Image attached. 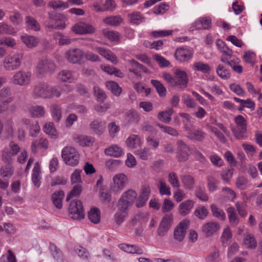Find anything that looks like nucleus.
I'll use <instances>...</instances> for the list:
<instances>
[{
    "instance_id": "obj_32",
    "label": "nucleus",
    "mask_w": 262,
    "mask_h": 262,
    "mask_svg": "<svg viewBox=\"0 0 262 262\" xmlns=\"http://www.w3.org/2000/svg\"><path fill=\"white\" fill-rule=\"evenodd\" d=\"M51 111L54 120L56 122L60 121L62 118L61 107L56 104H53L51 105Z\"/></svg>"
},
{
    "instance_id": "obj_24",
    "label": "nucleus",
    "mask_w": 262,
    "mask_h": 262,
    "mask_svg": "<svg viewBox=\"0 0 262 262\" xmlns=\"http://www.w3.org/2000/svg\"><path fill=\"white\" fill-rule=\"evenodd\" d=\"M187 137L191 140L202 142L206 137V133L202 129L198 128L194 130L192 133H190L189 134L187 135Z\"/></svg>"
},
{
    "instance_id": "obj_6",
    "label": "nucleus",
    "mask_w": 262,
    "mask_h": 262,
    "mask_svg": "<svg viewBox=\"0 0 262 262\" xmlns=\"http://www.w3.org/2000/svg\"><path fill=\"white\" fill-rule=\"evenodd\" d=\"M56 69V66L53 62L49 59L40 61L36 69V73L39 77H44L48 74L53 73Z\"/></svg>"
},
{
    "instance_id": "obj_43",
    "label": "nucleus",
    "mask_w": 262,
    "mask_h": 262,
    "mask_svg": "<svg viewBox=\"0 0 262 262\" xmlns=\"http://www.w3.org/2000/svg\"><path fill=\"white\" fill-rule=\"evenodd\" d=\"M102 34L106 38L112 41H117L119 40V34L116 31L103 29Z\"/></svg>"
},
{
    "instance_id": "obj_39",
    "label": "nucleus",
    "mask_w": 262,
    "mask_h": 262,
    "mask_svg": "<svg viewBox=\"0 0 262 262\" xmlns=\"http://www.w3.org/2000/svg\"><path fill=\"white\" fill-rule=\"evenodd\" d=\"M210 208L213 216L222 221H224L225 220L226 215L222 209L218 208L214 204H212Z\"/></svg>"
},
{
    "instance_id": "obj_12",
    "label": "nucleus",
    "mask_w": 262,
    "mask_h": 262,
    "mask_svg": "<svg viewBox=\"0 0 262 262\" xmlns=\"http://www.w3.org/2000/svg\"><path fill=\"white\" fill-rule=\"evenodd\" d=\"M220 228L221 226L219 223L211 221L204 224L201 227V231L205 236L209 237L215 234Z\"/></svg>"
},
{
    "instance_id": "obj_47",
    "label": "nucleus",
    "mask_w": 262,
    "mask_h": 262,
    "mask_svg": "<svg viewBox=\"0 0 262 262\" xmlns=\"http://www.w3.org/2000/svg\"><path fill=\"white\" fill-rule=\"evenodd\" d=\"M122 18L119 16H112L107 17L103 20V22L110 26H117L121 22Z\"/></svg>"
},
{
    "instance_id": "obj_34",
    "label": "nucleus",
    "mask_w": 262,
    "mask_h": 262,
    "mask_svg": "<svg viewBox=\"0 0 262 262\" xmlns=\"http://www.w3.org/2000/svg\"><path fill=\"white\" fill-rule=\"evenodd\" d=\"M217 75L222 79H227L230 77V70L223 64H219L216 68Z\"/></svg>"
},
{
    "instance_id": "obj_1",
    "label": "nucleus",
    "mask_w": 262,
    "mask_h": 262,
    "mask_svg": "<svg viewBox=\"0 0 262 262\" xmlns=\"http://www.w3.org/2000/svg\"><path fill=\"white\" fill-rule=\"evenodd\" d=\"M236 127H232L231 130L234 137L238 140H244L247 138V122L245 118L238 115L234 117Z\"/></svg>"
},
{
    "instance_id": "obj_38",
    "label": "nucleus",
    "mask_w": 262,
    "mask_h": 262,
    "mask_svg": "<svg viewBox=\"0 0 262 262\" xmlns=\"http://www.w3.org/2000/svg\"><path fill=\"white\" fill-rule=\"evenodd\" d=\"M208 190L210 192L216 191L218 189L219 181L214 177L209 176L207 178Z\"/></svg>"
},
{
    "instance_id": "obj_20",
    "label": "nucleus",
    "mask_w": 262,
    "mask_h": 262,
    "mask_svg": "<svg viewBox=\"0 0 262 262\" xmlns=\"http://www.w3.org/2000/svg\"><path fill=\"white\" fill-rule=\"evenodd\" d=\"M140 119V115L135 110H130L124 115V120L129 124L138 123Z\"/></svg>"
},
{
    "instance_id": "obj_50",
    "label": "nucleus",
    "mask_w": 262,
    "mask_h": 262,
    "mask_svg": "<svg viewBox=\"0 0 262 262\" xmlns=\"http://www.w3.org/2000/svg\"><path fill=\"white\" fill-rule=\"evenodd\" d=\"M71 217L74 220H80L84 217V212L82 206H80L76 209L72 210V211H69Z\"/></svg>"
},
{
    "instance_id": "obj_46",
    "label": "nucleus",
    "mask_w": 262,
    "mask_h": 262,
    "mask_svg": "<svg viewBox=\"0 0 262 262\" xmlns=\"http://www.w3.org/2000/svg\"><path fill=\"white\" fill-rule=\"evenodd\" d=\"M48 146V141L47 139L41 138L38 140H35L32 144V150H35L37 147L47 148Z\"/></svg>"
},
{
    "instance_id": "obj_35",
    "label": "nucleus",
    "mask_w": 262,
    "mask_h": 262,
    "mask_svg": "<svg viewBox=\"0 0 262 262\" xmlns=\"http://www.w3.org/2000/svg\"><path fill=\"white\" fill-rule=\"evenodd\" d=\"M29 112L32 117H41L45 114L44 107L40 105L32 106L30 107Z\"/></svg>"
},
{
    "instance_id": "obj_17",
    "label": "nucleus",
    "mask_w": 262,
    "mask_h": 262,
    "mask_svg": "<svg viewBox=\"0 0 262 262\" xmlns=\"http://www.w3.org/2000/svg\"><path fill=\"white\" fill-rule=\"evenodd\" d=\"M106 126L105 121L97 119L91 122L90 127L97 136H101L104 132Z\"/></svg>"
},
{
    "instance_id": "obj_15",
    "label": "nucleus",
    "mask_w": 262,
    "mask_h": 262,
    "mask_svg": "<svg viewBox=\"0 0 262 262\" xmlns=\"http://www.w3.org/2000/svg\"><path fill=\"white\" fill-rule=\"evenodd\" d=\"M72 30L75 33L78 34H92L95 31V29L93 26L82 22L75 24Z\"/></svg>"
},
{
    "instance_id": "obj_18",
    "label": "nucleus",
    "mask_w": 262,
    "mask_h": 262,
    "mask_svg": "<svg viewBox=\"0 0 262 262\" xmlns=\"http://www.w3.org/2000/svg\"><path fill=\"white\" fill-rule=\"evenodd\" d=\"M118 247L122 251L129 254H136L137 255H142L143 254V249L139 246L135 245H130L128 244H120Z\"/></svg>"
},
{
    "instance_id": "obj_63",
    "label": "nucleus",
    "mask_w": 262,
    "mask_h": 262,
    "mask_svg": "<svg viewBox=\"0 0 262 262\" xmlns=\"http://www.w3.org/2000/svg\"><path fill=\"white\" fill-rule=\"evenodd\" d=\"M135 154L143 160H147L150 156L149 149L147 147H144L143 149L136 150Z\"/></svg>"
},
{
    "instance_id": "obj_2",
    "label": "nucleus",
    "mask_w": 262,
    "mask_h": 262,
    "mask_svg": "<svg viewBox=\"0 0 262 262\" xmlns=\"http://www.w3.org/2000/svg\"><path fill=\"white\" fill-rule=\"evenodd\" d=\"M137 198V193L133 189H128L124 192L118 202L117 207L121 210H128Z\"/></svg>"
},
{
    "instance_id": "obj_8",
    "label": "nucleus",
    "mask_w": 262,
    "mask_h": 262,
    "mask_svg": "<svg viewBox=\"0 0 262 262\" xmlns=\"http://www.w3.org/2000/svg\"><path fill=\"white\" fill-rule=\"evenodd\" d=\"M173 220V215L171 214L165 215L158 227L157 232L160 236H164L166 234L170 229Z\"/></svg>"
},
{
    "instance_id": "obj_40",
    "label": "nucleus",
    "mask_w": 262,
    "mask_h": 262,
    "mask_svg": "<svg viewBox=\"0 0 262 262\" xmlns=\"http://www.w3.org/2000/svg\"><path fill=\"white\" fill-rule=\"evenodd\" d=\"M151 83L156 89V90L161 97H164L166 94V89L163 84L157 80H151Z\"/></svg>"
},
{
    "instance_id": "obj_4",
    "label": "nucleus",
    "mask_w": 262,
    "mask_h": 262,
    "mask_svg": "<svg viewBox=\"0 0 262 262\" xmlns=\"http://www.w3.org/2000/svg\"><path fill=\"white\" fill-rule=\"evenodd\" d=\"M61 157L67 165L75 166L79 163V155L77 150L72 146H66L61 151Z\"/></svg>"
},
{
    "instance_id": "obj_56",
    "label": "nucleus",
    "mask_w": 262,
    "mask_h": 262,
    "mask_svg": "<svg viewBox=\"0 0 262 262\" xmlns=\"http://www.w3.org/2000/svg\"><path fill=\"white\" fill-rule=\"evenodd\" d=\"M49 6L54 9H66L69 7L68 3H64L61 1H52L49 3Z\"/></svg>"
},
{
    "instance_id": "obj_51",
    "label": "nucleus",
    "mask_w": 262,
    "mask_h": 262,
    "mask_svg": "<svg viewBox=\"0 0 262 262\" xmlns=\"http://www.w3.org/2000/svg\"><path fill=\"white\" fill-rule=\"evenodd\" d=\"M58 78L59 79L63 82H72L73 80V75L72 72L68 70H62L59 74Z\"/></svg>"
},
{
    "instance_id": "obj_22",
    "label": "nucleus",
    "mask_w": 262,
    "mask_h": 262,
    "mask_svg": "<svg viewBox=\"0 0 262 262\" xmlns=\"http://www.w3.org/2000/svg\"><path fill=\"white\" fill-rule=\"evenodd\" d=\"M64 193L62 190L55 191L52 195V200L54 205L58 209L62 207V200Z\"/></svg>"
},
{
    "instance_id": "obj_9",
    "label": "nucleus",
    "mask_w": 262,
    "mask_h": 262,
    "mask_svg": "<svg viewBox=\"0 0 262 262\" xmlns=\"http://www.w3.org/2000/svg\"><path fill=\"white\" fill-rule=\"evenodd\" d=\"M127 182L126 176L122 173L116 174L111 184V189L112 191L118 192L122 190L125 183Z\"/></svg>"
},
{
    "instance_id": "obj_59",
    "label": "nucleus",
    "mask_w": 262,
    "mask_h": 262,
    "mask_svg": "<svg viewBox=\"0 0 262 262\" xmlns=\"http://www.w3.org/2000/svg\"><path fill=\"white\" fill-rule=\"evenodd\" d=\"M158 188L159 192L161 195H170L171 194L170 188L164 181L162 180L159 181Z\"/></svg>"
},
{
    "instance_id": "obj_37",
    "label": "nucleus",
    "mask_w": 262,
    "mask_h": 262,
    "mask_svg": "<svg viewBox=\"0 0 262 262\" xmlns=\"http://www.w3.org/2000/svg\"><path fill=\"white\" fill-rule=\"evenodd\" d=\"M44 132L52 138H56L57 137V131L52 122H49L45 124L43 128Z\"/></svg>"
},
{
    "instance_id": "obj_33",
    "label": "nucleus",
    "mask_w": 262,
    "mask_h": 262,
    "mask_svg": "<svg viewBox=\"0 0 262 262\" xmlns=\"http://www.w3.org/2000/svg\"><path fill=\"white\" fill-rule=\"evenodd\" d=\"M106 86L114 95L119 96L122 92V89L115 81H108L106 82Z\"/></svg>"
},
{
    "instance_id": "obj_62",
    "label": "nucleus",
    "mask_w": 262,
    "mask_h": 262,
    "mask_svg": "<svg viewBox=\"0 0 262 262\" xmlns=\"http://www.w3.org/2000/svg\"><path fill=\"white\" fill-rule=\"evenodd\" d=\"M81 191H82L81 187L79 185H75L73 187L72 190L71 191L70 193H69L68 194L67 198H66V201L68 202L71 198H72L74 196L76 197V196H79L80 195V194L81 193Z\"/></svg>"
},
{
    "instance_id": "obj_61",
    "label": "nucleus",
    "mask_w": 262,
    "mask_h": 262,
    "mask_svg": "<svg viewBox=\"0 0 262 262\" xmlns=\"http://www.w3.org/2000/svg\"><path fill=\"white\" fill-rule=\"evenodd\" d=\"M62 91V88L59 85H55L51 88L49 87V98L56 97L57 98L59 97L61 95Z\"/></svg>"
},
{
    "instance_id": "obj_26",
    "label": "nucleus",
    "mask_w": 262,
    "mask_h": 262,
    "mask_svg": "<svg viewBox=\"0 0 262 262\" xmlns=\"http://www.w3.org/2000/svg\"><path fill=\"white\" fill-rule=\"evenodd\" d=\"M104 152L107 155L115 157H119L123 154L122 149L117 145H113L111 147L106 148Z\"/></svg>"
},
{
    "instance_id": "obj_55",
    "label": "nucleus",
    "mask_w": 262,
    "mask_h": 262,
    "mask_svg": "<svg viewBox=\"0 0 262 262\" xmlns=\"http://www.w3.org/2000/svg\"><path fill=\"white\" fill-rule=\"evenodd\" d=\"M99 197L100 200L104 203H107L111 201V195L110 193L101 188L99 190Z\"/></svg>"
},
{
    "instance_id": "obj_53",
    "label": "nucleus",
    "mask_w": 262,
    "mask_h": 262,
    "mask_svg": "<svg viewBox=\"0 0 262 262\" xmlns=\"http://www.w3.org/2000/svg\"><path fill=\"white\" fill-rule=\"evenodd\" d=\"M168 181L173 188H179L180 187L179 180L175 172H171L169 173Z\"/></svg>"
},
{
    "instance_id": "obj_49",
    "label": "nucleus",
    "mask_w": 262,
    "mask_h": 262,
    "mask_svg": "<svg viewBox=\"0 0 262 262\" xmlns=\"http://www.w3.org/2000/svg\"><path fill=\"white\" fill-rule=\"evenodd\" d=\"M208 211L206 207L202 206L198 207L195 210L194 214L200 220H203L207 216Z\"/></svg>"
},
{
    "instance_id": "obj_57",
    "label": "nucleus",
    "mask_w": 262,
    "mask_h": 262,
    "mask_svg": "<svg viewBox=\"0 0 262 262\" xmlns=\"http://www.w3.org/2000/svg\"><path fill=\"white\" fill-rule=\"evenodd\" d=\"M94 95L97 97V100L101 102L104 101L106 98L105 92L98 86L93 88Z\"/></svg>"
},
{
    "instance_id": "obj_25",
    "label": "nucleus",
    "mask_w": 262,
    "mask_h": 262,
    "mask_svg": "<svg viewBox=\"0 0 262 262\" xmlns=\"http://www.w3.org/2000/svg\"><path fill=\"white\" fill-rule=\"evenodd\" d=\"M173 112V108H168L165 111L160 112L158 113V118L162 122L168 123L171 120V115Z\"/></svg>"
},
{
    "instance_id": "obj_64",
    "label": "nucleus",
    "mask_w": 262,
    "mask_h": 262,
    "mask_svg": "<svg viewBox=\"0 0 262 262\" xmlns=\"http://www.w3.org/2000/svg\"><path fill=\"white\" fill-rule=\"evenodd\" d=\"M82 170L75 169L71 176V181L72 184L79 183L81 182V173Z\"/></svg>"
},
{
    "instance_id": "obj_44",
    "label": "nucleus",
    "mask_w": 262,
    "mask_h": 262,
    "mask_svg": "<svg viewBox=\"0 0 262 262\" xmlns=\"http://www.w3.org/2000/svg\"><path fill=\"white\" fill-rule=\"evenodd\" d=\"M227 212L230 224L232 225L236 226L238 223V219L236 215L234 208L232 207L227 208Z\"/></svg>"
},
{
    "instance_id": "obj_7",
    "label": "nucleus",
    "mask_w": 262,
    "mask_h": 262,
    "mask_svg": "<svg viewBox=\"0 0 262 262\" xmlns=\"http://www.w3.org/2000/svg\"><path fill=\"white\" fill-rule=\"evenodd\" d=\"M49 84L44 82H39L34 85L32 96L35 99L44 98L49 99Z\"/></svg>"
},
{
    "instance_id": "obj_30",
    "label": "nucleus",
    "mask_w": 262,
    "mask_h": 262,
    "mask_svg": "<svg viewBox=\"0 0 262 262\" xmlns=\"http://www.w3.org/2000/svg\"><path fill=\"white\" fill-rule=\"evenodd\" d=\"M128 147L131 148H136L141 145L140 137L136 135H131L126 141Z\"/></svg>"
},
{
    "instance_id": "obj_14",
    "label": "nucleus",
    "mask_w": 262,
    "mask_h": 262,
    "mask_svg": "<svg viewBox=\"0 0 262 262\" xmlns=\"http://www.w3.org/2000/svg\"><path fill=\"white\" fill-rule=\"evenodd\" d=\"M177 145L178 161L179 162H183L187 160L190 155L188 146L181 140L177 141Z\"/></svg>"
},
{
    "instance_id": "obj_45",
    "label": "nucleus",
    "mask_w": 262,
    "mask_h": 262,
    "mask_svg": "<svg viewBox=\"0 0 262 262\" xmlns=\"http://www.w3.org/2000/svg\"><path fill=\"white\" fill-rule=\"evenodd\" d=\"M57 13H55L53 11H50L48 12V17L49 19L47 20H46L43 25L48 29H53L54 24L56 21V17Z\"/></svg>"
},
{
    "instance_id": "obj_23",
    "label": "nucleus",
    "mask_w": 262,
    "mask_h": 262,
    "mask_svg": "<svg viewBox=\"0 0 262 262\" xmlns=\"http://www.w3.org/2000/svg\"><path fill=\"white\" fill-rule=\"evenodd\" d=\"M88 218L89 220L94 224H98L100 221V210L97 207L91 208L88 212Z\"/></svg>"
},
{
    "instance_id": "obj_41",
    "label": "nucleus",
    "mask_w": 262,
    "mask_h": 262,
    "mask_svg": "<svg viewBox=\"0 0 262 262\" xmlns=\"http://www.w3.org/2000/svg\"><path fill=\"white\" fill-rule=\"evenodd\" d=\"M244 244L247 247V248L250 249H254L257 246V243L254 235L250 233H247L245 236L244 239Z\"/></svg>"
},
{
    "instance_id": "obj_11",
    "label": "nucleus",
    "mask_w": 262,
    "mask_h": 262,
    "mask_svg": "<svg viewBox=\"0 0 262 262\" xmlns=\"http://www.w3.org/2000/svg\"><path fill=\"white\" fill-rule=\"evenodd\" d=\"M193 56V51L186 46L178 48L174 53L176 59L180 62H185L189 60Z\"/></svg>"
},
{
    "instance_id": "obj_58",
    "label": "nucleus",
    "mask_w": 262,
    "mask_h": 262,
    "mask_svg": "<svg viewBox=\"0 0 262 262\" xmlns=\"http://www.w3.org/2000/svg\"><path fill=\"white\" fill-rule=\"evenodd\" d=\"M63 15L57 14L56 17V21L54 24L53 29H63L66 28V25L64 21Z\"/></svg>"
},
{
    "instance_id": "obj_54",
    "label": "nucleus",
    "mask_w": 262,
    "mask_h": 262,
    "mask_svg": "<svg viewBox=\"0 0 262 262\" xmlns=\"http://www.w3.org/2000/svg\"><path fill=\"white\" fill-rule=\"evenodd\" d=\"M77 140L79 144L83 146H90L94 141L93 137L87 136H80L77 138Z\"/></svg>"
},
{
    "instance_id": "obj_28",
    "label": "nucleus",
    "mask_w": 262,
    "mask_h": 262,
    "mask_svg": "<svg viewBox=\"0 0 262 262\" xmlns=\"http://www.w3.org/2000/svg\"><path fill=\"white\" fill-rule=\"evenodd\" d=\"M54 39L58 41L59 46H66L70 45L72 39L68 36L60 32H56L53 35Z\"/></svg>"
},
{
    "instance_id": "obj_52",
    "label": "nucleus",
    "mask_w": 262,
    "mask_h": 262,
    "mask_svg": "<svg viewBox=\"0 0 262 262\" xmlns=\"http://www.w3.org/2000/svg\"><path fill=\"white\" fill-rule=\"evenodd\" d=\"M232 237V234L229 227H226L223 230L221 236V240L223 244H229Z\"/></svg>"
},
{
    "instance_id": "obj_48",
    "label": "nucleus",
    "mask_w": 262,
    "mask_h": 262,
    "mask_svg": "<svg viewBox=\"0 0 262 262\" xmlns=\"http://www.w3.org/2000/svg\"><path fill=\"white\" fill-rule=\"evenodd\" d=\"M50 248L54 258L57 261L62 262L63 259L61 251L53 244H50Z\"/></svg>"
},
{
    "instance_id": "obj_16",
    "label": "nucleus",
    "mask_w": 262,
    "mask_h": 262,
    "mask_svg": "<svg viewBox=\"0 0 262 262\" xmlns=\"http://www.w3.org/2000/svg\"><path fill=\"white\" fill-rule=\"evenodd\" d=\"M83 56V52L79 49L68 50L65 54L66 58L71 63H77L80 61Z\"/></svg>"
},
{
    "instance_id": "obj_29",
    "label": "nucleus",
    "mask_w": 262,
    "mask_h": 262,
    "mask_svg": "<svg viewBox=\"0 0 262 262\" xmlns=\"http://www.w3.org/2000/svg\"><path fill=\"white\" fill-rule=\"evenodd\" d=\"M192 69L194 71H199L205 74L209 73L211 70L208 64L202 61L194 62L192 66Z\"/></svg>"
},
{
    "instance_id": "obj_13",
    "label": "nucleus",
    "mask_w": 262,
    "mask_h": 262,
    "mask_svg": "<svg viewBox=\"0 0 262 262\" xmlns=\"http://www.w3.org/2000/svg\"><path fill=\"white\" fill-rule=\"evenodd\" d=\"M174 82L173 86L184 89L187 86L188 78L186 73L182 70L177 69L175 71Z\"/></svg>"
},
{
    "instance_id": "obj_60",
    "label": "nucleus",
    "mask_w": 262,
    "mask_h": 262,
    "mask_svg": "<svg viewBox=\"0 0 262 262\" xmlns=\"http://www.w3.org/2000/svg\"><path fill=\"white\" fill-rule=\"evenodd\" d=\"M75 251L78 256L83 260L88 259L90 257L89 252L82 247L77 246L75 247Z\"/></svg>"
},
{
    "instance_id": "obj_31",
    "label": "nucleus",
    "mask_w": 262,
    "mask_h": 262,
    "mask_svg": "<svg viewBox=\"0 0 262 262\" xmlns=\"http://www.w3.org/2000/svg\"><path fill=\"white\" fill-rule=\"evenodd\" d=\"M27 27L28 29L35 31H39L40 29V25L37 21L33 17L27 16L25 18Z\"/></svg>"
},
{
    "instance_id": "obj_27",
    "label": "nucleus",
    "mask_w": 262,
    "mask_h": 262,
    "mask_svg": "<svg viewBox=\"0 0 262 262\" xmlns=\"http://www.w3.org/2000/svg\"><path fill=\"white\" fill-rule=\"evenodd\" d=\"M21 40L28 48H32L36 47L38 43V38L31 35H23L21 37Z\"/></svg>"
},
{
    "instance_id": "obj_5",
    "label": "nucleus",
    "mask_w": 262,
    "mask_h": 262,
    "mask_svg": "<svg viewBox=\"0 0 262 262\" xmlns=\"http://www.w3.org/2000/svg\"><path fill=\"white\" fill-rule=\"evenodd\" d=\"M32 74L30 72L19 70L10 78V82L19 86L29 84L31 81Z\"/></svg>"
},
{
    "instance_id": "obj_10",
    "label": "nucleus",
    "mask_w": 262,
    "mask_h": 262,
    "mask_svg": "<svg viewBox=\"0 0 262 262\" xmlns=\"http://www.w3.org/2000/svg\"><path fill=\"white\" fill-rule=\"evenodd\" d=\"M189 224V221L186 219L179 223L174 230L173 237L175 240L182 242L184 239Z\"/></svg>"
},
{
    "instance_id": "obj_36",
    "label": "nucleus",
    "mask_w": 262,
    "mask_h": 262,
    "mask_svg": "<svg viewBox=\"0 0 262 262\" xmlns=\"http://www.w3.org/2000/svg\"><path fill=\"white\" fill-rule=\"evenodd\" d=\"M181 181L185 189L191 190L194 184V180L190 175H184L181 177Z\"/></svg>"
},
{
    "instance_id": "obj_3",
    "label": "nucleus",
    "mask_w": 262,
    "mask_h": 262,
    "mask_svg": "<svg viewBox=\"0 0 262 262\" xmlns=\"http://www.w3.org/2000/svg\"><path fill=\"white\" fill-rule=\"evenodd\" d=\"M24 54L18 52L6 56L3 61V67L6 71H14L18 69L21 63Z\"/></svg>"
},
{
    "instance_id": "obj_19",
    "label": "nucleus",
    "mask_w": 262,
    "mask_h": 262,
    "mask_svg": "<svg viewBox=\"0 0 262 262\" xmlns=\"http://www.w3.org/2000/svg\"><path fill=\"white\" fill-rule=\"evenodd\" d=\"M194 202L191 200H188L180 203L178 209L180 214L182 216H186L189 213L194 206Z\"/></svg>"
},
{
    "instance_id": "obj_21",
    "label": "nucleus",
    "mask_w": 262,
    "mask_h": 262,
    "mask_svg": "<svg viewBox=\"0 0 262 262\" xmlns=\"http://www.w3.org/2000/svg\"><path fill=\"white\" fill-rule=\"evenodd\" d=\"M40 168L38 162H36L33 169L32 174V181L34 185L37 187H39L40 185Z\"/></svg>"
},
{
    "instance_id": "obj_42",
    "label": "nucleus",
    "mask_w": 262,
    "mask_h": 262,
    "mask_svg": "<svg viewBox=\"0 0 262 262\" xmlns=\"http://www.w3.org/2000/svg\"><path fill=\"white\" fill-rule=\"evenodd\" d=\"M128 210H121L118 207V211L114 215L115 221L117 225H121L124 221Z\"/></svg>"
}]
</instances>
